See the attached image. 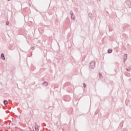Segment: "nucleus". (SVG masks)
<instances>
[{
	"label": "nucleus",
	"mask_w": 131,
	"mask_h": 131,
	"mask_svg": "<svg viewBox=\"0 0 131 131\" xmlns=\"http://www.w3.org/2000/svg\"><path fill=\"white\" fill-rule=\"evenodd\" d=\"M96 67V62L95 61H92L90 63V68L94 69L95 67Z\"/></svg>",
	"instance_id": "f257e3e1"
},
{
	"label": "nucleus",
	"mask_w": 131,
	"mask_h": 131,
	"mask_svg": "<svg viewBox=\"0 0 131 131\" xmlns=\"http://www.w3.org/2000/svg\"><path fill=\"white\" fill-rule=\"evenodd\" d=\"M70 14L71 16V18L73 19V20H75V17L73 16H74V13H73V12L72 11V10L70 11Z\"/></svg>",
	"instance_id": "f03ea898"
},
{
	"label": "nucleus",
	"mask_w": 131,
	"mask_h": 131,
	"mask_svg": "<svg viewBox=\"0 0 131 131\" xmlns=\"http://www.w3.org/2000/svg\"><path fill=\"white\" fill-rule=\"evenodd\" d=\"M126 4L127 5H128V7H129V8H131V2H130V0H127L126 2Z\"/></svg>",
	"instance_id": "7ed1b4c3"
},
{
	"label": "nucleus",
	"mask_w": 131,
	"mask_h": 131,
	"mask_svg": "<svg viewBox=\"0 0 131 131\" xmlns=\"http://www.w3.org/2000/svg\"><path fill=\"white\" fill-rule=\"evenodd\" d=\"M127 59V54H125L123 58L124 63H125V61H126Z\"/></svg>",
	"instance_id": "20e7f679"
},
{
	"label": "nucleus",
	"mask_w": 131,
	"mask_h": 131,
	"mask_svg": "<svg viewBox=\"0 0 131 131\" xmlns=\"http://www.w3.org/2000/svg\"><path fill=\"white\" fill-rule=\"evenodd\" d=\"M1 59L4 60H6V58L5 57V54L4 53L1 54Z\"/></svg>",
	"instance_id": "39448f33"
},
{
	"label": "nucleus",
	"mask_w": 131,
	"mask_h": 131,
	"mask_svg": "<svg viewBox=\"0 0 131 131\" xmlns=\"http://www.w3.org/2000/svg\"><path fill=\"white\" fill-rule=\"evenodd\" d=\"M89 17H90V18L91 19V20H93V18H94V16H93V14L91 13H89Z\"/></svg>",
	"instance_id": "423d86ee"
},
{
	"label": "nucleus",
	"mask_w": 131,
	"mask_h": 131,
	"mask_svg": "<svg viewBox=\"0 0 131 131\" xmlns=\"http://www.w3.org/2000/svg\"><path fill=\"white\" fill-rule=\"evenodd\" d=\"M49 84V83H47V82H43L42 83V85H44L45 86H47Z\"/></svg>",
	"instance_id": "0eeeda50"
},
{
	"label": "nucleus",
	"mask_w": 131,
	"mask_h": 131,
	"mask_svg": "<svg viewBox=\"0 0 131 131\" xmlns=\"http://www.w3.org/2000/svg\"><path fill=\"white\" fill-rule=\"evenodd\" d=\"M4 105H8V101L6 100H5L4 101Z\"/></svg>",
	"instance_id": "6e6552de"
},
{
	"label": "nucleus",
	"mask_w": 131,
	"mask_h": 131,
	"mask_svg": "<svg viewBox=\"0 0 131 131\" xmlns=\"http://www.w3.org/2000/svg\"><path fill=\"white\" fill-rule=\"evenodd\" d=\"M130 67H128V68H127L126 69V70L127 71H130Z\"/></svg>",
	"instance_id": "1a4fd4ad"
},
{
	"label": "nucleus",
	"mask_w": 131,
	"mask_h": 131,
	"mask_svg": "<svg viewBox=\"0 0 131 131\" xmlns=\"http://www.w3.org/2000/svg\"><path fill=\"white\" fill-rule=\"evenodd\" d=\"M113 51L112 49H108V54H111V52Z\"/></svg>",
	"instance_id": "9d476101"
},
{
	"label": "nucleus",
	"mask_w": 131,
	"mask_h": 131,
	"mask_svg": "<svg viewBox=\"0 0 131 131\" xmlns=\"http://www.w3.org/2000/svg\"><path fill=\"white\" fill-rule=\"evenodd\" d=\"M99 78H103V75L101 73H100L99 75Z\"/></svg>",
	"instance_id": "9b49d317"
},
{
	"label": "nucleus",
	"mask_w": 131,
	"mask_h": 131,
	"mask_svg": "<svg viewBox=\"0 0 131 131\" xmlns=\"http://www.w3.org/2000/svg\"><path fill=\"white\" fill-rule=\"evenodd\" d=\"M32 50H35V47L33 46L31 48Z\"/></svg>",
	"instance_id": "f8f14e48"
},
{
	"label": "nucleus",
	"mask_w": 131,
	"mask_h": 131,
	"mask_svg": "<svg viewBox=\"0 0 131 131\" xmlns=\"http://www.w3.org/2000/svg\"><path fill=\"white\" fill-rule=\"evenodd\" d=\"M35 130L36 131H38V130H39V129H38V128H35Z\"/></svg>",
	"instance_id": "ddd939ff"
},
{
	"label": "nucleus",
	"mask_w": 131,
	"mask_h": 131,
	"mask_svg": "<svg viewBox=\"0 0 131 131\" xmlns=\"http://www.w3.org/2000/svg\"><path fill=\"white\" fill-rule=\"evenodd\" d=\"M9 21H7L6 22V25H9Z\"/></svg>",
	"instance_id": "4468645a"
},
{
	"label": "nucleus",
	"mask_w": 131,
	"mask_h": 131,
	"mask_svg": "<svg viewBox=\"0 0 131 131\" xmlns=\"http://www.w3.org/2000/svg\"><path fill=\"white\" fill-rule=\"evenodd\" d=\"M85 86H86L85 83H83V88H85Z\"/></svg>",
	"instance_id": "2eb2a0df"
},
{
	"label": "nucleus",
	"mask_w": 131,
	"mask_h": 131,
	"mask_svg": "<svg viewBox=\"0 0 131 131\" xmlns=\"http://www.w3.org/2000/svg\"><path fill=\"white\" fill-rule=\"evenodd\" d=\"M35 125H37V126H38V125H37V123H35Z\"/></svg>",
	"instance_id": "dca6fc26"
},
{
	"label": "nucleus",
	"mask_w": 131,
	"mask_h": 131,
	"mask_svg": "<svg viewBox=\"0 0 131 131\" xmlns=\"http://www.w3.org/2000/svg\"><path fill=\"white\" fill-rule=\"evenodd\" d=\"M35 128H37V127H36V126H35Z\"/></svg>",
	"instance_id": "f3484780"
},
{
	"label": "nucleus",
	"mask_w": 131,
	"mask_h": 131,
	"mask_svg": "<svg viewBox=\"0 0 131 131\" xmlns=\"http://www.w3.org/2000/svg\"><path fill=\"white\" fill-rule=\"evenodd\" d=\"M8 2H10V1H11V0H8Z\"/></svg>",
	"instance_id": "a211bd4d"
}]
</instances>
